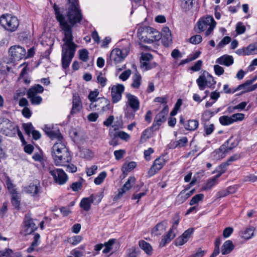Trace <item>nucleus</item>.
I'll return each mask as SVG.
<instances>
[{
    "label": "nucleus",
    "mask_w": 257,
    "mask_h": 257,
    "mask_svg": "<svg viewBox=\"0 0 257 257\" xmlns=\"http://www.w3.org/2000/svg\"><path fill=\"white\" fill-rule=\"evenodd\" d=\"M57 17L64 35L63 39L64 44L62 46V66L66 69L74 57L77 45L73 41V36L71 28L63 21L62 16L57 14Z\"/></svg>",
    "instance_id": "f257e3e1"
},
{
    "label": "nucleus",
    "mask_w": 257,
    "mask_h": 257,
    "mask_svg": "<svg viewBox=\"0 0 257 257\" xmlns=\"http://www.w3.org/2000/svg\"><path fill=\"white\" fill-rule=\"evenodd\" d=\"M70 4L67 12V21L66 18L59 11V7L55 4L53 8L55 11V14L56 20L58 21L57 14L62 16L63 21L69 26L72 31V27L77 23H80L82 19V15L78 3V1L75 2H69Z\"/></svg>",
    "instance_id": "f03ea898"
},
{
    "label": "nucleus",
    "mask_w": 257,
    "mask_h": 257,
    "mask_svg": "<svg viewBox=\"0 0 257 257\" xmlns=\"http://www.w3.org/2000/svg\"><path fill=\"white\" fill-rule=\"evenodd\" d=\"M119 48L113 49L110 54L109 59L114 64H116L122 61L128 55L131 44L126 40H123L119 45Z\"/></svg>",
    "instance_id": "7ed1b4c3"
},
{
    "label": "nucleus",
    "mask_w": 257,
    "mask_h": 257,
    "mask_svg": "<svg viewBox=\"0 0 257 257\" xmlns=\"http://www.w3.org/2000/svg\"><path fill=\"white\" fill-rule=\"evenodd\" d=\"M138 36L142 42L147 43L158 41L161 38L160 33L150 27H140L138 30Z\"/></svg>",
    "instance_id": "20e7f679"
},
{
    "label": "nucleus",
    "mask_w": 257,
    "mask_h": 257,
    "mask_svg": "<svg viewBox=\"0 0 257 257\" xmlns=\"http://www.w3.org/2000/svg\"><path fill=\"white\" fill-rule=\"evenodd\" d=\"M0 132L10 137H14L17 133L22 141L24 140L19 127L14 122L6 118H0Z\"/></svg>",
    "instance_id": "39448f33"
},
{
    "label": "nucleus",
    "mask_w": 257,
    "mask_h": 257,
    "mask_svg": "<svg viewBox=\"0 0 257 257\" xmlns=\"http://www.w3.org/2000/svg\"><path fill=\"white\" fill-rule=\"evenodd\" d=\"M0 25L6 30L15 32L19 26V21L17 17L6 14L0 17Z\"/></svg>",
    "instance_id": "423d86ee"
},
{
    "label": "nucleus",
    "mask_w": 257,
    "mask_h": 257,
    "mask_svg": "<svg viewBox=\"0 0 257 257\" xmlns=\"http://www.w3.org/2000/svg\"><path fill=\"white\" fill-rule=\"evenodd\" d=\"M216 25V23L213 18L211 16L202 18L197 22L198 28L199 31L206 30L205 34L206 36H209L212 33Z\"/></svg>",
    "instance_id": "0eeeda50"
},
{
    "label": "nucleus",
    "mask_w": 257,
    "mask_h": 257,
    "mask_svg": "<svg viewBox=\"0 0 257 257\" xmlns=\"http://www.w3.org/2000/svg\"><path fill=\"white\" fill-rule=\"evenodd\" d=\"M196 83L200 90H203L206 87L214 89L216 84L214 78L206 71L199 76L196 80Z\"/></svg>",
    "instance_id": "6e6552de"
},
{
    "label": "nucleus",
    "mask_w": 257,
    "mask_h": 257,
    "mask_svg": "<svg viewBox=\"0 0 257 257\" xmlns=\"http://www.w3.org/2000/svg\"><path fill=\"white\" fill-rule=\"evenodd\" d=\"M90 107L92 109L97 110L100 113H103L110 108V101L105 97H99L95 101L90 103Z\"/></svg>",
    "instance_id": "1a4fd4ad"
},
{
    "label": "nucleus",
    "mask_w": 257,
    "mask_h": 257,
    "mask_svg": "<svg viewBox=\"0 0 257 257\" xmlns=\"http://www.w3.org/2000/svg\"><path fill=\"white\" fill-rule=\"evenodd\" d=\"M49 173L52 176L54 182L62 185L66 183L68 177L62 169H49Z\"/></svg>",
    "instance_id": "9d476101"
},
{
    "label": "nucleus",
    "mask_w": 257,
    "mask_h": 257,
    "mask_svg": "<svg viewBox=\"0 0 257 257\" xmlns=\"http://www.w3.org/2000/svg\"><path fill=\"white\" fill-rule=\"evenodd\" d=\"M9 53L11 59L14 61H17L25 57L26 51L21 46L14 45L10 48Z\"/></svg>",
    "instance_id": "9b49d317"
},
{
    "label": "nucleus",
    "mask_w": 257,
    "mask_h": 257,
    "mask_svg": "<svg viewBox=\"0 0 257 257\" xmlns=\"http://www.w3.org/2000/svg\"><path fill=\"white\" fill-rule=\"evenodd\" d=\"M69 151L66 147L64 138L57 140L52 148V157L58 156L61 153L66 155V151Z\"/></svg>",
    "instance_id": "f8f14e48"
},
{
    "label": "nucleus",
    "mask_w": 257,
    "mask_h": 257,
    "mask_svg": "<svg viewBox=\"0 0 257 257\" xmlns=\"http://www.w3.org/2000/svg\"><path fill=\"white\" fill-rule=\"evenodd\" d=\"M43 130L52 140L57 139L58 140L63 138L57 125L46 124L44 125Z\"/></svg>",
    "instance_id": "ddd939ff"
},
{
    "label": "nucleus",
    "mask_w": 257,
    "mask_h": 257,
    "mask_svg": "<svg viewBox=\"0 0 257 257\" xmlns=\"http://www.w3.org/2000/svg\"><path fill=\"white\" fill-rule=\"evenodd\" d=\"M124 90V86L121 84L113 85L111 87V100L113 103H116L121 99Z\"/></svg>",
    "instance_id": "4468645a"
},
{
    "label": "nucleus",
    "mask_w": 257,
    "mask_h": 257,
    "mask_svg": "<svg viewBox=\"0 0 257 257\" xmlns=\"http://www.w3.org/2000/svg\"><path fill=\"white\" fill-rule=\"evenodd\" d=\"M153 56L149 53H143L141 57V67L145 70H149L156 66L155 62H151Z\"/></svg>",
    "instance_id": "2eb2a0df"
},
{
    "label": "nucleus",
    "mask_w": 257,
    "mask_h": 257,
    "mask_svg": "<svg viewBox=\"0 0 257 257\" xmlns=\"http://www.w3.org/2000/svg\"><path fill=\"white\" fill-rule=\"evenodd\" d=\"M37 228L36 223L30 217L26 215L24 219V226L23 231L25 235L30 234Z\"/></svg>",
    "instance_id": "dca6fc26"
},
{
    "label": "nucleus",
    "mask_w": 257,
    "mask_h": 257,
    "mask_svg": "<svg viewBox=\"0 0 257 257\" xmlns=\"http://www.w3.org/2000/svg\"><path fill=\"white\" fill-rule=\"evenodd\" d=\"M66 155L63 153L53 158L54 163L56 166H66L68 163L71 161V156L69 151H66Z\"/></svg>",
    "instance_id": "f3484780"
},
{
    "label": "nucleus",
    "mask_w": 257,
    "mask_h": 257,
    "mask_svg": "<svg viewBox=\"0 0 257 257\" xmlns=\"http://www.w3.org/2000/svg\"><path fill=\"white\" fill-rule=\"evenodd\" d=\"M125 97L126 98V104L128 105L134 112L138 111L140 106L139 98L136 96L130 93L125 94Z\"/></svg>",
    "instance_id": "a211bd4d"
},
{
    "label": "nucleus",
    "mask_w": 257,
    "mask_h": 257,
    "mask_svg": "<svg viewBox=\"0 0 257 257\" xmlns=\"http://www.w3.org/2000/svg\"><path fill=\"white\" fill-rule=\"evenodd\" d=\"M42 187L39 183L36 184H30L25 188V191L32 196L37 198L42 193Z\"/></svg>",
    "instance_id": "6ab92c4d"
},
{
    "label": "nucleus",
    "mask_w": 257,
    "mask_h": 257,
    "mask_svg": "<svg viewBox=\"0 0 257 257\" xmlns=\"http://www.w3.org/2000/svg\"><path fill=\"white\" fill-rule=\"evenodd\" d=\"M165 164V161L163 158H158L156 159L153 166L148 171V174L150 176H152L156 174L161 170Z\"/></svg>",
    "instance_id": "aec40b11"
},
{
    "label": "nucleus",
    "mask_w": 257,
    "mask_h": 257,
    "mask_svg": "<svg viewBox=\"0 0 257 257\" xmlns=\"http://www.w3.org/2000/svg\"><path fill=\"white\" fill-rule=\"evenodd\" d=\"M256 78L254 77L252 79L246 80L244 83L238 85L234 90L233 92H235L238 90H241L242 93H245L254 90L253 89V86L251 84L256 80Z\"/></svg>",
    "instance_id": "412c9836"
},
{
    "label": "nucleus",
    "mask_w": 257,
    "mask_h": 257,
    "mask_svg": "<svg viewBox=\"0 0 257 257\" xmlns=\"http://www.w3.org/2000/svg\"><path fill=\"white\" fill-rule=\"evenodd\" d=\"M168 111L169 108L168 105L165 106L163 110L156 116L153 123V125L160 126L162 123L165 122L166 119V116L168 114Z\"/></svg>",
    "instance_id": "4be33fe9"
},
{
    "label": "nucleus",
    "mask_w": 257,
    "mask_h": 257,
    "mask_svg": "<svg viewBox=\"0 0 257 257\" xmlns=\"http://www.w3.org/2000/svg\"><path fill=\"white\" fill-rule=\"evenodd\" d=\"M82 108V104L79 96L75 94L73 95L72 101V107L70 111L71 115H74L80 112Z\"/></svg>",
    "instance_id": "5701e85b"
},
{
    "label": "nucleus",
    "mask_w": 257,
    "mask_h": 257,
    "mask_svg": "<svg viewBox=\"0 0 257 257\" xmlns=\"http://www.w3.org/2000/svg\"><path fill=\"white\" fill-rule=\"evenodd\" d=\"M239 140L237 136H231L226 142L222 145V148H225L228 152L235 148L239 143Z\"/></svg>",
    "instance_id": "b1692460"
},
{
    "label": "nucleus",
    "mask_w": 257,
    "mask_h": 257,
    "mask_svg": "<svg viewBox=\"0 0 257 257\" xmlns=\"http://www.w3.org/2000/svg\"><path fill=\"white\" fill-rule=\"evenodd\" d=\"M225 172V169H219L218 173L211 178L207 180L204 188L205 190L210 189L214 186L218 184V179Z\"/></svg>",
    "instance_id": "393cba45"
},
{
    "label": "nucleus",
    "mask_w": 257,
    "mask_h": 257,
    "mask_svg": "<svg viewBox=\"0 0 257 257\" xmlns=\"http://www.w3.org/2000/svg\"><path fill=\"white\" fill-rule=\"evenodd\" d=\"M161 38L163 44L165 46H169L172 42V35L171 31L168 27L163 29Z\"/></svg>",
    "instance_id": "a878e982"
},
{
    "label": "nucleus",
    "mask_w": 257,
    "mask_h": 257,
    "mask_svg": "<svg viewBox=\"0 0 257 257\" xmlns=\"http://www.w3.org/2000/svg\"><path fill=\"white\" fill-rule=\"evenodd\" d=\"M227 153L225 148H222L221 146L218 149L215 150L212 153L211 157L213 160L217 161L225 157Z\"/></svg>",
    "instance_id": "bb28decb"
},
{
    "label": "nucleus",
    "mask_w": 257,
    "mask_h": 257,
    "mask_svg": "<svg viewBox=\"0 0 257 257\" xmlns=\"http://www.w3.org/2000/svg\"><path fill=\"white\" fill-rule=\"evenodd\" d=\"M216 63L220 65L229 66L233 63V58L231 56L225 55L218 58L216 60Z\"/></svg>",
    "instance_id": "cd10ccee"
},
{
    "label": "nucleus",
    "mask_w": 257,
    "mask_h": 257,
    "mask_svg": "<svg viewBox=\"0 0 257 257\" xmlns=\"http://www.w3.org/2000/svg\"><path fill=\"white\" fill-rule=\"evenodd\" d=\"M167 222L166 221H163L158 223L152 229V233L155 235H158L162 234L166 229Z\"/></svg>",
    "instance_id": "c85d7f7f"
},
{
    "label": "nucleus",
    "mask_w": 257,
    "mask_h": 257,
    "mask_svg": "<svg viewBox=\"0 0 257 257\" xmlns=\"http://www.w3.org/2000/svg\"><path fill=\"white\" fill-rule=\"evenodd\" d=\"M234 248V246L230 240L225 241L221 247V253L223 255L229 253Z\"/></svg>",
    "instance_id": "c756f323"
},
{
    "label": "nucleus",
    "mask_w": 257,
    "mask_h": 257,
    "mask_svg": "<svg viewBox=\"0 0 257 257\" xmlns=\"http://www.w3.org/2000/svg\"><path fill=\"white\" fill-rule=\"evenodd\" d=\"M194 192V189H192L188 192H186V190H182L178 195L177 199L180 203H183L191 195H192Z\"/></svg>",
    "instance_id": "7c9ffc66"
},
{
    "label": "nucleus",
    "mask_w": 257,
    "mask_h": 257,
    "mask_svg": "<svg viewBox=\"0 0 257 257\" xmlns=\"http://www.w3.org/2000/svg\"><path fill=\"white\" fill-rule=\"evenodd\" d=\"M32 90L33 91V89L31 90H28L27 92L28 97L32 104L39 105L41 103L42 98L39 95L34 97Z\"/></svg>",
    "instance_id": "2f4dec72"
},
{
    "label": "nucleus",
    "mask_w": 257,
    "mask_h": 257,
    "mask_svg": "<svg viewBox=\"0 0 257 257\" xmlns=\"http://www.w3.org/2000/svg\"><path fill=\"white\" fill-rule=\"evenodd\" d=\"M93 202V200L91 196L89 198H83L80 203V206L84 210L88 211L90 210Z\"/></svg>",
    "instance_id": "473e14b6"
},
{
    "label": "nucleus",
    "mask_w": 257,
    "mask_h": 257,
    "mask_svg": "<svg viewBox=\"0 0 257 257\" xmlns=\"http://www.w3.org/2000/svg\"><path fill=\"white\" fill-rule=\"evenodd\" d=\"M132 83L131 86L133 88L138 89L142 83V76L138 72L135 73L132 76Z\"/></svg>",
    "instance_id": "72a5a7b5"
},
{
    "label": "nucleus",
    "mask_w": 257,
    "mask_h": 257,
    "mask_svg": "<svg viewBox=\"0 0 257 257\" xmlns=\"http://www.w3.org/2000/svg\"><path fill=\"white\" fill-rule=\"evenodd\" d=\"M140 247L148 255L152 253L153 248L151 244L143 240H140L139 242Z\"/></svg>",
    "instance_id": "f704fd0d"
},
{
    "label": "nucleus",
    "mask_w": 257,
    "mask_h": 257,
    "mask_svg": "<svg viewBox=\"0 0 257 257\" xmlns=\"http://www.w3.org/2000/svg\"><path fill=\"white\" fill-rule=\"evenodd\" d=\"M198 121L195 119H190L188 120L184 124V127L188 131H195L198 127Z\"/></svg>",
    "instance_id": "c9c22d12"
},
{
    "label": "nucleus",
    "mask_w": 257,
    "mask_h": 257,
    "mask_svg": "<svg viewBox=\"0 0 257 257\" xmlns=\"http://www.w3.org/2000/svg\"><path fill=\"white\" fill-rule=\"evenodd\" d=\"M240 158L239 154H235L232 156L230 157L226 162L221 164L219 166V169H225V171L226 170V167L231 164V163L234 161L238 160Z\"/></svg>",
    "instance_id": "e433bc0d"
},
{
    "label": "nucleus",
    "mask_w": 257,
    "mask_h": 257,
    "mask_svg": "<svg viewBox=\"0 0 257 257\" xmlns=\"http://www.w3.org/2000/svg\"><path fill=\"white\" fill-rule=\"evenodd\" d=\"M40 236L39 234L36 233L35 234L34 237V241L32 242L31 246L27 248V251L28 252H31L33 251L35 248L39 244Z\"/></svg>",
    "instance_id": "4c0bfd02"
},
{
    "label": "nucleus",
    "mask_w": 257,
    "mask_h": 257,
    "mask_svg": "<svg viewBox=\"0 0 257 257\" xmlns=\"http://www.w3.org/2000/svg\"><path fill=\"white\" fill-rule=\"evenodd\" d=\"M135 182L136 178L134 176L130 177L121 188L126 192L130 190L132 186L135 184Z\"/></svg>",
    "instance_id": "58836bf2"
},
{
    "label": "nucleus",
    "mask_w": 257,
    "mask_h": 257,
    "mask_svg": "<svg viewBox=\"0 0 257 257\" xmlns=\"http://www.w3.org/2000/svg\"><path fill=\"white\" fill-rule=\"evenodd\" d=\"M254 228L253 227H250L245 229L242 232V237L245 239H249L251 238L253 235V232Z\"/></svg>",
    "instance_id": "ea45409f"
},
{
    "label": "nucleus",
    "mask_w": 257,
    "mask_h": 257,
    "mask_svg": "<svg viewBox=\"0 0 257 257\" xmlns=\"http://www.w3.org/2000/svg\"><path fill=\"white\" fill-rule=\"evenodd\" d=\"M219 122L223 125H228L233 123L231 116L223 115L219 118Z\"/></svg>",
    "instance_id": "a19ab883"
},
{
    "label": "nucleus",
    "mask_w": 257,
    "mask_h": 257,
    "mask_svg": "<svg viewBox=\"0 0 257 257\" xmlns=\"http://www.w3.org/2000/svg\"><path fill=\"white\" fill-rule=\"evenodd\" d=\"M115 241V239H110L108 241L105 242L103 244V246H105V248L102 251L103 253H107L110 252L112 248V247Z\"/></svg>",
    "instance_id": "79ce46f5"
},
{
    "label": "nucleus",
    "mask_w": 257,
    "mask_h": 257,
    "mask_svg": "<svg viewBox=\"0 0 257 257\" xmlns=\"http://www.w3.org/2000/svg\"><path fill=\"white\" fill-rule=\"evenodd\" d=\"M109 136L111 140L109 141V144L110 146H116L119 144L118 137L113 131H109Z\"/></svg>",
    "instance_id": "37998d69"
},
{
    "label": "nucleus",
    "mask_w": 257,
    "mask_h": 257,
    "mask_svg": "<svg viewBox=\"0 0 257 257\" xmlns=\"http://www.w3.org/2000/svg\"><path fill=\"white\" fill-rule=\"evenodd\" d=\"M194 0H180L181 7L185 11L190 10L193 6Z\"/></svg>",
    "instance_id": "c03bdc74"
},
{
    "label": "nucleus",
    "mask_w": 257,
    "mask_h": 257,
    "mask_svg": "<svg viewBox=\"0 0 257 257\" xmlns=\"http://www.w3.org/2000/svg\"><path fill=\"white\" fill-rule=\"evenodd\" d=\"M122 126L123 121L122 120V116H120L119 117H116L115 121L112 125V127L113 128V132H115L119 128H122Z\"/></svg>",
    "instance_id": "a18cd8bd"
},
{
    "label": "nucleus",
    "mask_w": 257,
    "mask_h": 257,
    "mask_svg": "<svg viewBox=\"0 0 257 257\" xmlns=\"http://www.w3.org/2000/svg\"><path fill=\"white\" fill-rule=\"evenodd\" d=\"M246 55L257 54V46L254 44H250L245 47Z\"/></svg>",
    "instance_id": "49530a36"
},
{
    "label": "nucleus",
    "mask_w": 257,
    "mask_h": 257,
    "mask_svg": "<svg viewBox=\"0 0 257 257\" xmlns=\"http://www.w3.org/2000/svg\"><path fill=\"white\" fill-rule=\"evenodd\" d=\"M88 52L85 49H81L79 51V58L83 62H87L89 59Z\"/></svg>",
    "instance_id": "de8ad7c7"
},
{
    "label": "nucleus",
    "mask_w": 257,
    "mask_h": 257,
    "mask_svg": "<svg viewBox=\"0 0 257 257\" xmlns=\"http://www.w3.org/2000/svg\"><path fill=\"white\" fill-rule=\"evenodd\" d=\"M204 196L203 194H198L194 196L190 201L189 204L193 205L199 203L203 199Z\"/></svg>",
    "instance_id": "09e8293b"
},
{
    "label": "nucleus",
    "mask_w": 257,
    "mask_h": 257,
    "mask_svg": "<svg viewBox=\"0 0 257 257\" xmlns=\"http://www.w3.org/2000/svg\"><path fill=\"white\" fill-rule=\"evenodd\" d=\"M114 132L117 137L121 140L127 142L130 139V135L123 131H115Z\"/></svg>",
    "instance_id": "8fccbe9b"
},
{
    "label": "nucleus",
    "mask_w": 257,
    "mask_h": 257,
    "mask_svg": "<svg viewBox=\"0 0 257 257\" xmlns=\"http://www.w3.org/2000/svg\"><path fill=\"white\" fill-rule=\"evenodd\" d=\"M32 89H33V91L32 90V91L34 97L38 96V93H42L44 91L43 86L40 84H36L31 87L29 90H31Z\"/></svg>",
    "instance_id": "3c124183"
},
{
    "label": "nucleus",
    "mask_w": 257,
    "mask_h": 257,
    "mask_svg": "<svg viewBox=\"0 0 257 257\" xmlns=\"http://www.w3.org/2000/svg\"><path fill=\"white\" fill-rule=\"evenodd\" d=\"M106 173L104 171L101 172L98 176L94 179V182L96 185H100L102 183L106 177Z\"/></svg>",
    "instance_id": "603ef678"
},
{
    "label": "nucleus",
    "mask_w": 257,
    "mask_h": 257,
    "mask_svg": "<svg viewBox=\"0 0 257 257\" xmlns=\"http://www.w3.org/2000/svg\"><path fill=\"white\" fill-rule=\"evenodd\" d=\"M6 186L9 192L13 194H15L16 191L15 185L12 183L10 178H7L6 181Z\"/></svg>",
    "instance_id": "864d4df0"
},
{
    "label": "nucleus",
    "mask_w": 257,
    "mask_h": 257,
    "mask_svg": "<svg viewBox=\"0 0 257 257\" xmlns=\"http://www.w3.org/2000/svg\"><path fill=\"white\" fill-rule=\"evenodd\" d=\"M82 240V237L80 235H75L69 238L68 242L73 245H75L78 244Z\"/></svg>",
    "instance_id": "5fc2aeb1"
},
{
    "label": "nucleus",
    "mask_w": 257,
    "mask_h": 257,
    "mask_svg": "<svg viewBox=\"0 0 257 257\" xmlns=\"http://www.w3.org/2000/svg\"><path fill=\"white\" fill-rule=\"evenodd\" d=\"M204 130L205 133L204 136L210 135L214 130V125L213 124H205L204 126Z\"/></svg>",
    "instance_id": "6e6d98bb"
},
{
    "label": "nucleus",
    "mask_w": 257,
    "mask_h": 257,
    "mask_svg": "<svg viewBox=\"0 0 257 257\" xmlns=\"http://www.w3.org/2000/svg\"><path fill=\"white\" fill-rule=\"evenodd\" d=\"M97 80L98 83H99L102 87L106 85L107 79L102 72H100L97 76Z\"/></svg>",
    "instance_id": "4d7b16f0"
},
{
    "label": "nucleus",
    "mask_w": 257,
    "mask_h": 257,
    "mask_svg": "<svg viewBox=\"0 0 257 257\" xmlns=\"http://www.w3.org/2000/svg\"><path fill=\"white\" fill-rule=\"evenodd\" d=\"M23 128L25 131V133L29 136L33 132L34 127L33 126L31 123H24L23 124Z\"/></svg>",
    "instance_id": "13d9d810"
},
{
    "label": "nucleus",
    "mask_w": 257,
    "mask_h": 257,
    "mask_svg": "<svg viewBox=\"0 0 257 257\" xmlns=\"http://www.w3.org/2000/svg\"><path fill=\"white\" fill-rule=\"evenodd\" d=\"M231 116L233 123L237 121H241L244 118V114L241 113L233 114Z\"/></svg>",
    "instance_id": "bf43d9fd"
},
{
    "label": "nucleus",
    "mask_w": 257,
    "mask_h": 257,
    "mask_svg": "<svg viewBox=\"0 0 257 257\" xmlns=\"http://www.w3.org/2000/svg\"><path fill=\"white\" fill-rule=\"evenodd\" d=\"M125 153V151L124 150H116L114 152V156L116 160H119L123 157Z\"/></svg>",
    "instance_id": "052dcab7"
},
{
    "label": "nucleus",
    "mask_w": 257,
    "mask_h": 257,
    "mask_svg": "<svg viewBox=\"0 0 257 257\" xmlns=\"http://www.w3.org/2000/svg\"><path fill=\"white\" fill-rule=\"evenodd\" d=\"M188 142V139L186 137H183L176 142L175 147L181 148L185 146Z\"/></svg>",
    "instance_id": "680f3d73"
},
{
    "label": "nucleus",
    "mask_w": 257,
    "mask_h": 257,
    "mask_svg": "<svg viewBox=\"0 0 257 257\" xmlns=\"http://www.w3.org/2000/svg\"><path fill=\"white\" fill-rule=\"evenodd\" d=\"M202 37L199 35H196L190 38V42L193 44H198L202 41Z\"/></svg>",
    "instance_id": "e2e57ef3"
},
{
    "label": "nucleus",
    "mask_w": 257,
    "mask_h": 257,
    "mask_svg": "<svg viewBox=\"0 0 257 257\" xmlns=\"http://www.w3.org/2000/svg\"><path fill=\"white\" fill-rule=\"evenodd\" d=\"M132 71L130 69H127L123 71L119 76V78L122 81L126 80L131 75Z\"/></svg>",
    "instance_id": "0e129e2a"
},
{
    "label": "nucleus",
    "mask_w": 257,
    "mask_h": 257,
    "mask_svg": "<svg viewBox=\"0 0 257 257\" xmlns=\"http://www.w3.org/2000/svg\"><path fill=\"white\" fill-rule=\"evenodd\" d=\"M177 230L174 229L173 228H171L169 230L168 233L165 235L171 241L174 239L177 234Z\"/></svg>",
    "instance_id": "69168bd1"
},
{
    "label": "nucleus",
    "mask_w": 257,
    "mask_h": 257,
    "mask_svg": "<svg viewBox=\"0 0 257 257\" xmlns=\"http://www.w3.org/2000/svg\"><path fill=\"white\" fill-rule=\"evenodd\" d=\"M231 41V38L228 36H225L223 39L218 43L217 47L219 48L223 47L225 45L228 44Z\"/></svg>",
    "instance_id": "338daca9"
},
{
    "label": "nucleus",
    "mask_w": 257,
    "mask_h": 257,
    "mask_svg": "<svg viewBox=\"0 0 257 257\" xmlns=\"http://www.w3.org/2000/svg\"><path fill=\"white\" fill-rule=\"evenodd\" d=\"M99 94L97 90H95L93 91H91L88 95V99L91 101V103L97 100L96 97L98 96Z\"/></svg>",
    "instance_id": "774afa93"
}]
</instances>
